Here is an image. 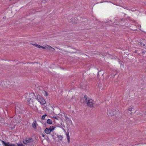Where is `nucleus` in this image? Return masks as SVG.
<instances>
[{"mask_svg": "<svg viewBox=\"0 0 146 146\" xmlns=\"http://www.w3.org/2000/svg\"><path fill=\"white\" fill-rule=\"evenodd\" d=\"M84 98L86 101V103L87 106L92 108L93 107V100L90 98H88L86 95L84 96Z\"/></svg>", "mask_w": 146, "mask_h": 146, "instance_id": "obj_1", "label": "nucleus"}, {"mask_svg": "<svg viewBox=\"0 0 146 146\" xmlns=\"http://www.w3.org/2000/svg\"><path fill=\"white\" fill-rule=\"evenodd\" d=\"M119 113V111L117 110H115L114 109H112L110 110V109H109V110L108 111V115L109 116H113L116 115H117Z\"/></svg>", "mask_w": 146, "mask_h": 146, "instance_id": "obj_2", "label": "nucleus"}, {"mask_svg": "<svg viewBox=\"0 0 146 146\" xmlns=\"http://www.w3.org/2000/svg\"><path fill=\"white\" fill-rule=\"evenodd\" d=\"M38 101L40 102V104L44 105V106L46 107V110H48L47 109V107L45 106V104L46 103V101L44 98L41 96H39L38 100Z\"/></svg>", "mask_w": 146, "mask_h": 146, "instance_id": "obj_3", "label": "nucleus"}, {"mask_svg": "<svg viewBox=\"0 0 146 146\" xmlns=\"http://www.w3.org/2000/svg\"><path fill=\"white\" fill-rule=\"evenodd\" d=\"M34 140L31 137L26 138L25 140L23 141V142L25 144L29 145L30 144L33 142Z\"/></svg>", "mask_w": 146, "mask_h": 146, "instance_id": "obj_4", "label": "nucleus"}, {"mask_svg": "<svg viewBox=\"0 0 146 146\" xmlns=\"http://www.w3.org/2000/svg\"><path fill=\"white\" fill-rule=\"evenodd\" d=\"M3 144L5 146H15L14 145H13V144H11L10 145V144L9 142H6V141H2Z\"/></svg>", "mask_w": 146, "mask_h": 146, "instance_id": "obj_5", "label": "nucleus"}, {"mask_svg": "<svg viewBox=\"0 0 146 146\" xmlns=\"http://www.w3.org/2000/svg\"><path fill=\"white\" fill-rule=\"evenodd\" d=\"M35 95L34 93H31V94H29V98L27 99V102L28 104L30 103V101L31 100V98L30 97L31 96H34Z\"/></svg>", "mask_w": 146, "mask_h": 146, "instance_id": "obj_6", "label": "nucleus"}, {"mask_svg": "<svg viewBox=\"0 0 146 146\" xmlns=\"http://www.w3.org/2000/svg\"><path fill=\"white\" fill-rule=\"evenodd\" d=\"M48 46H46V50H51L52 51H53L54 50V48H52V47L50 46H48Z\"/></svg>", "mask_w": 146, "mask_h": 146, "instance_id": "obj_7", "label": "nucleus"}, {"mask_svg": "<svg viewBox=\"0 0 146 146\" xmlns=\"http://www.w3.org/2000/svg\"><path fill=\"white\" fill-rule=\"evenodd\" d=\"M44 132L46 134H48L50 133L51 131L47 127L45 129Z\"/></svg>", "mask_w": 146, "mask_h": 146, "instance_id": "obj_8", "label": "nucleus"}, {"mask_svg": "<svg viewBox=\"0 0 146 146\" xmlns=\"http://www.w3.org/2000/svg\"><path fill=\"white\" fill-rule=\"evenodd\" d=\"M37 125V124L36 123V122L35 121L33 122V123L32 124L33 127L34 129H36Z\"/></svg>", "mask_w": 146, "mask_h": 146, "instance_id": "obj_9", "label": "nucleus"}, {"mask_svg": "<svg viewBox=\"0 0 146 146\" xmlns=\"http://www.w3.org/2000/svg\"><path fill=\"white\" fill-rule=\"evenodd\" d=\"M47 124H51L52 123V121L50 119H48L47 121Z\"/></svg>", "mask_w": 146, "mask_h": 146, "instance_id": "obj_10", "label": "nucleus"}, {"mask_svg": "<svg viewBox=\"0 0 146 146\" xmlns=\"http://www.w3.org/2000/svg\"><path fill=\"white\" fill-rule=\"evenodd\" d=\"M55 127L51 126L48 128L49 129H50V131H52L55 129Z\"/></svg>", "mask_w": 146, "mask_h": 146, "instance_id": "obj_11", "label": "nucleus"}, {"mask_svg": "<svg viewBox=\"0 0 146 146\" xmlns=\"http://www.w3.org/2000/svg\"><path fill=\"white\" fill-rule=\"evenodd\" d=\"M57 137L60 140H62V139L63 137L61 135H57Z\"/></svg>", "mask_w": 146, "mask_h": 146, "instance_id": "obj_12", "label": "nucleus"}, {"mask_svg": "<svg viewBox=\"0 0 146 146\" xmlns=\"http://www.w3.org/2000/svg\"><path fill=\"white\" fill-rule=\"evenodd\" d=\"M64 116L66 118L67 121H69L70 119L69 118L67 117V115L66 114H64Z\"/></svg>", "mask_w": 146, "mask_h": 146, "instance_id": "obj_13", "label": "nucleus"}, {"mask_svg": "<svg viewBox=\"0 0 146 146\" xmlns=\"http://www.w3.org/2000/svg\"><path fill=\"white\" fill-rule=\"evenodd\" d=\"M139 45H141V46L143 47V46H145V44H144L143 42H139Z\"/></svg>", "mask_w": 146, "mask_h": 146, "instance_id": "obj_14", "label": "nucleus"}, {"mask_svg": "<svg viewBox=\"0 0 146 146\" xmlns=\"http://www.w3.org/2000/svg\"><path fill=\"white\" fill-rule=\"evenodd\" d=\"M132 108L131 107V108H129L128 109V111H130V112H129V113H130L131 114H132V113L131 112V111H132Z\"/></svg>", "mask_w": 146, "mask_h": 146, "instance_id": "obj_15", "label": "nucleus"}, {"mask_svg": "<svg viewBox=\"0 0 146 146\" xmlns=\"http://www.w3.org/2000/svg\"><path fill=\"white\" fill-rule=\"evenodd\" d=\"M34 45L35 46L38 48H40V47H41V46L37 44H35Z\"/></svg>", "mask_w": 146, "mask_h": 146, "instance_id": "obj_16", "label": "nucleus"}, {"mask_svg": "<svg viewBox=\"0 0 146 146\" xmlns=\"http://www.w3.org/2000/svg\"><path fill=\"white\" fill-rule=\"evenodd\" d=\"M47 116V115L46 114L43 115L41 119H44H44L45 116Z\"/></svg>", "mask_w": 146, "mask_h": 146, "instance_id": "obj_17", "label": "nucleus"}, {"mask_svg": "<svg viewBox=\"0 0 146 146\" xmlns=\"http://www.w3.org/2000/svg\"><path fill=\"white\" fill-rule=\"evenodd\" d=\"M46 105H45V106H46H46H49L50 104V103L48 102H46V103L45 104Z\"/></svg>", "mask_w": 146, "mask_h": 146, "instance_id": "obj_18", "label": "nucleus"}, {"mask_svg": "<svg viewBox=\"0 0 146 146\" xmlns=\"http://www.w3.org/2000/svg\"><path fill=\"white\" fill-rule=\"evenodd\" d=\"M17 146H24L23 145L22 143H21V144H19L17 143Z\"/></svg>", "mask_w": 146, "mask_h": 146, "instance_id": "obj_19", "label": "nucleus"}, {"mask_svg": "<svg viewBox=\"0 0 146 146\" xmlns=\"http://www.w3.org/2000/svg\"><path fill=\"white\" fill-rule=\"evenodd\" d=\"M44 92H45L44 96H46L48 95V93L46 91H44Z\"/></svg>", "mask_w": 146, "mask_h": 146, "instance_id": "obj_20", "label": "nucleus"}, {"mask_svg": "<svg viewBox=\"0 0 146 146\" xmlns=\"http://www.w3.org/2000/svg\"><path fill=\"white\" fill-rule=\"evenodd\" d=\"M61 125H62V123L61 124ZM62 127L61 126H59V127H61V128H62V129H63V130H64V128H63V127H65L64 125H62Z\"/></svg>", "mask_w": 146, "mask_h": 146, "instance_id": "obj_21", "label": "nucleus"}, {"mask_svg": "<svg viewBox=\"0 0 146 146\" xmlns=\"http://www.w3.org/2000/svg\"><path fill=\"white\" fill-rule=\"evenodd\" d=\"M39 96H40L39 94H38V95H37V97L36 98V99H37V100H38Z\"/></svg>", "mask_w": 146, "mask_h": 146, "instance_id": "obj_22", "label": "nucleus"}, {"mask_svg": "<svg viewBox=\"0 0 146 146\" xmlns=\"http://www.w3.org/2000/svg\"><path fill=\"white\" fill-rule=\"evenodd\" d=\"M146 51L145 50H144L143 49L142 50V53H144Z\"/></svg>", "mask_w": 146, "mask_h": 146, "instance_id": "obj_23", "label": "nucleus"}, {"mask_svg": "<svg viewBox=\"0 0 146 146\" xmlns=\"http://www.w3.org/2000/svg\"><path fill=\"white\" fill-rule=\"evenodd\" d=\"M40 48H42L43 49H46V46L44 47L42 46H41V47H40Z\"/></svg>", "mask_w": 146, "mask_h": 146, "instance_id": "obj_24", "label": "nucleus"}, {"mask_svg": "<svg viewBox=\"0 0 146 146\" xmlns=\"http://www.w3.org/2000/svg\"><path fill=\"white\" fill-rule=\"evenodd\" d=\"M124 21L123 20V18L121 19V22H124Z\"/></svg>", "mask_w": 146, "mask_h": 146, "instance_id": "obj_25", "label": "nucleus"}, {"mask_svg": "<svg viewBox=\"0 0 146 146\" xmlns=\"http://www.w3.org/2000/svg\"><path fill=\"white\" fill-rule=\"evenodd\" d=\"M68 135H69V133H68L67 132L66 133V136H67Z\"/></svg>", "mask_w": 146, "mask_h": 146, "instance_id": "obj_26", "label": "nucleus"}, {"mask_svg": "<svg viewBox=\"0 0 146 146\" xmlns=\"http://www.w3.org/2000/svg\"><path fill=\"white\" fill-rule=\"evenodd\" d=\"M67 139H70V136L69 135L67 136Z\"/></svg>", "mask_w": 146, "mask_h": 146, "instance_id": "obj_27", "label": "nucleus"}, {"mask_svg": "<svg viewBox=\"0 0 146 146\" xmlns=\"http://www.w3.org/2000/svg\"><path fill=\"white\" fill-rule=\"evenodd\" d=\"M68 140V143H69L70 142V139H67Z\"/></svg>", "mask_w": 146, "mask_h": 146, "instance_id": "obj_28", "label": "nucleus"}, {"mask_svg": "<svg viewBox=\"0 0 146 146\" xmlns=\"http://www.w3.org/2000/svg\"><path fill=\"white\" fill-rule=\"evenodd\" d=\"M6 19V17L5 16L4 17H3V19Z\"/></svg>", "mask_w": 146, "mask_h": 146, "instance_id": "obj_29", "label": "nucleus"}, {"mask_svg": "<svg viewBox=\"0 0 146 146\" xmlns=\"http://www.w3.org/2000/svg\"><path fill=\"white\" fill-rule=\"evenodd\" d=\"M53 118H55V119H58V118L55 117H54Z\"/></svg>", "mask_w": 146, "mask_h": 146, "instance_id": "obj_30", "label": "nucleus"}, {"mask_svg": "<svg viewBox=\"0 0 146 146\" xmlns=\"http://www.w3.org/2000/svg\"><path fill=\"white\" fill-rule=\"evenodd\" d=\"M44 125H45V127H46L47 126V124H46V123H45L44 124Z\"/></svg>", "mask_w": 146, "mask_h": 146, "instance_id": "obj_31", "label": "nucleus"}, {"mask_svg": "<svg viewBox=\"0 0 146 146\" xmlns=\"http://www.w3.org/2000/svg\"><path fill=\"white\" fill-rule=\"evenodd\" d=\"M112 74V75L113 76H115L116 75V74H113H113Z\"/></svg>", "mask_w": 146, "mask_h": 146, "instance_id": "obj_32", "label": "nucleus"}, {"mask_svg": "<svg viewBox=\"0 0 146 146\" xmlns=\"http://www.w3.org/2000/svg\"><path fill=\"white\" fill-rule=\"evenodd\" d=\"M135 53H137V51L136 50H135V52H134Z\"/></svg>", "mask_w": 146, "mask_h": 146, "instance_id": "obj_33", "label": "nucleus"}, {"mask_svg": "<svg viewBox=\"0 0 146 146\" xmlns=\"http://www.w3.org/2000/svg\"><path fill=\"white\" fill-rule=\"evenodd\" d=\"M44 136H45V135H44V134L42 135V136L44 137Z\"/></svg>", "mask_w": 146, "mask_h": 146, "instance_id": "obj_34", "label": "nucleus"}]
</instances>
